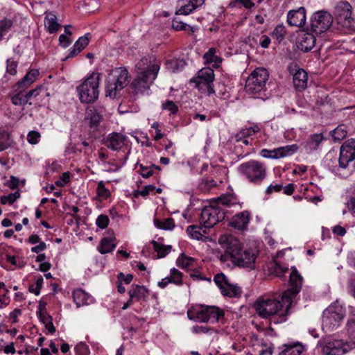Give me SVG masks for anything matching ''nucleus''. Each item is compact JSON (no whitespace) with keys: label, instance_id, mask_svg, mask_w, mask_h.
I'll use <instances>...</instances> for the list:
<instances>
[{"label":"nucleus","instance_id":"nucleus-56","mask_svg":"<svg viewBox=\"0 0 355 355\" xmlns=\"http://www.w3.org/2000/svg\"><path fill=\"white\" fill-rule=\"evenodd\" d=\"M40 137V132L33 130L28 132L27 141L31 144H36L39 142Z\"/></svg>","mask_w":355,"mask_h":355},{"label":"nucleus","instance_id":"nucleus-25","mask_svg":"<svg viewBox=\"0 0 355 355\" xmlns=\"http://www.w3.org/2000/svg\"><path fill=\"white\" fill-rule=\"evenodd\" d=\"M308 74L302 69H298L293 75V82L295 88L298 91H302L307 87Z\"/></svg>","mask_w":355,"mask_h":355},{"label":"nucleus","instance_id":"nucleus-33","mask_svg":"<svg viewBox=\"0 0 355 355\" xmlns=\"http://www.w3.org/2000/svg\"><path fill=\"white\" fill-rule=\"evenodd\" d=\"M261 130L259 125L254 124L252 126L249 128H245L241 129L238 133H236L234 136L236 141L241 140V139L248 138L251 137L256 133L259 132Z\"/></svg>","mask_w":355,"mask_h":355},{"label":"nucleus","instance_id":"nucleus-2","mask_svg":"<svg viewBox=\"0 0 355 355\" xmlns=\"http://www.w3.org/2000/svg\"><path fill=\"white\" fill-rule=\"evenodd\" d=\"M218 243L225 250V254L220 257L222 261L230 258L235 265L241 267H251L254 264L256 254L251 250L243 249L240 241L233 235H221Z\"/></svg>","mask_w":355,"mask_h":355},{"label":"nucleus","instance_id":"nucleus-55","mask_svg":"<svg viewBox=\"0 0 355 355\" xmlns=\"http://www.w3.org/2000/svg\"><path fill=\"white\" fill-rule=\"evenodd\" d=\"M139 174L144 178H148L154 174V171L150 166H144L139 164Z\"/></svg>","mask_w":355,"mask_h":355},{"label":"nucleus","instance_id":"nucleus-19","mask_svg":"<svg viewBox=\"0 0 355 355\" xmlns=\"http://www.w3.org/2000/svg\"><path fill=\"white\" fill-rule=\"evenodd\" d=\"M26 89V88H24L17 83L12 86L9 96L13 105L24 106L27 103V98L24 96V90Z\"/></svg>","mask_w":355,"mask_h":355},{"label":"nucleus","instance_id":"nucleus-29","mask_svg":"<svg viewBox=\"0 0 355 355\" xmlns=\"http://www.w3.org/2000/svg\"><path fill=\"white\" fill-rule=\"evenodd\" d=\"M187 234L191 236L193 239L201 241H205L207 236V229H205V226H198V225H189L187 228Z\"/></svg>","mask_w":355,"mask_h":355},{"label":"nucleus","instance_id":"nucleus-30","mask_svg":"<svg viewBox=\"0 0 355 355\" xmlns=\"http://www.w3.org/2000/svg\"><path fill=\"white\" fill-rule=\"evenodd\" d=\"M207 320L206 322H217L223 319L225 313L223 309L215 306H207Z\"/></svg>","mask_w":355,"mask_h":355},{"label":"nucleus","instance_id":"nucleus-17","mask_svg":"<svg viewBox=\"0 0 355 355\" xmlns=\"http://www.w3.org/2000/svg\"><path fill=\"white\" fill-rule=\"evenodd\" d=\"M127 137L118 132H112L107 135L104 144L112 150H121L126 144Z\"/></svg>","mask_w":355,"mask_h":355},{"label":"nucleus","instance_id":"nucleus-34","mask_svg":"<svg viewBox=\"0 0 355 355\" xmlns=\"http://www.w3.org/2000/svg\"><path fill=\"white\" fill-rule=\"evenodd\" d=\"M44 23L50 33H56L60 27V25L57 22L56 16L52 13L46 15Z\"/></svg>","mask_w":355,"mask_h":355},{"label":"nucleus","instance_id":"nucleus-3","mask_svg":"<svg viewBox=\"0 0 355 355\" xmlns=\"http://www.w3.org/2000/svg\"><path fill=\"white\" fill-rule=\"evenodd\" d=\"M137 76L132 82L135 94H148L150 85L157 76L159 64L155 58H142L136 65Z\"/></svg>","mask_w":355,"mask_h":355},{"label":"nucleus","instance_id":"nucleus-62","mask_svg":"<svg viewBox=\"0 0 355 355\" xmlns=\"http://www.w3.org/2000/svg\"><path fill=\"white\" fill-rule=\"evenodd\" d=\"M59 43L63 48H67L71 43V40L67 35L62 34L59 37Z\"/></svg>","mask_w":355,"mask_h":355},{"label":"nucleus","instance_id":"nucleus-58","mask_svg":"<svg viewBox=\"0 0 355 355\" xmlns=\"http://www.w3.org/2000/svg\"><path fill=\"white\" fill-rule=\"evenodd\" d=\"M234 203L232 202V199L230 196H221V197L218 198V199L217 200L218 207L219 205H224V206L230 207V206L232 205Z\"/></svg>","mask_w":355,"mask_h":355},{"label":"nucleus","instance_id":"nucleus-47","mask_svg":"<svg viewBox=\"0 0 355 355\" xmlns=\"http://www.w3.org/2000/svg\"><path fill=\"white\" fill-rule=\"evenodd\" d=\"M96 193L98 197L104 200L107 199L110 196V192L105 187V184L103 181H100L98 183Z\"/></svg>","mask_w":355,"mask_h":355},{"label":"nucleus","instance_id":"nucleus-60","mask_svg":"<svg viewBox=\"0 0 355 355\" xmlns=\"http://www.w3.org/2000/svg\"><path fill=\"white\" fill-rule=\"evenodd\" d=\"M118 282H124L126 284H130L132 281L133 275L128 274L125 275L123 272H120L117 275Z\"/></svg>","mask_w":355,"mask_h":355},{"label":"nucleus","instance_id":"nucleus-59","mask_svg":"<svg viewBox=\"0 0 355 355\" xmlns=\"http://www.w3.org/2000/svg\"><path fill=\"white\" fill-rule=\"evenodd\" d=\"M282 189V184H270L267 187L266 190V193L268 195H270L274 192H279Z\"/></svg>","mask_w":355,"mask_h":355},{"label":"nucleus","instance_id":"nucleus-31","mask_svg":"<svg viewBox=\"0 0 355 355\" xmlns=\"http://www.w3.org/2000/svg\"><path fill=\"white\" fill-rule=\"evenodd\" d=\"M40 76L39 70L37 69H31L27 72V73L19 80L17 84L19 85L24 88H28L31 86L34 82H35Z\"/></svg>","mask_w":355,"mask_h":355},{"label":"nucleus","instance_id":"nucleus-4","mask_svg":"<svg viewBox=\"0 0 355 355\" xmlns=\"http://www.w3.org/2000/svg\"><path fill=\"white\" fill-rule=\"evenodd\" d=\"M100 80L101 73H92L77 86L76 91L82 103H93L98 99Z\"/></svg>","mask_w":355,"mask_h":355},{"label":"nucleus","instance_id":"nucleus-6","mask_svg":"<svg viewBox=\"0 0 355 355\" xmlns=\"http://www.w3.org/2000/svg\"><path fill=\"white\" fill-rule=\"evenodd\" d=\"M268 71L262 67L256 68L246 80L245 90L248 94H257L265 90L268 80Z\"/></svg>","mask_w":355,"mask_h":355},{"label":"nucleus","instance_id":"nucleus-15","mask_svg":"<svg viewBox=\"0 0 355 355\" xmlns=\"http://www.w3.org/2000/svg\"><path fill=\"white\" fill-rule=\"evenodd\" d=\"M104 111L103 107L96 105L89 107L87 109L85 113V119L89 121V125L91 128L96 130L102 121V114Z\"/></svg>","mask_w":355,"mask_h":355},{"label":"nucleus","instance_id":"nucleus-18","mask_svg":"<svg viewBox=\"0 0 355 355\" xmlns=\"http://www.w3.org/2000/svg\"><path fill=\"white\" fill-rule=\"evenodd\" d=\"M129 297L137 302H146L150 295L149 290L144 286L132 284L128 291Z\"/></svg>","mask_w":355,"mask_h":355},{"label":"nucleus","instance_id":"nucleus-20","mask_svg":"<svg viewBox=\"0 0 355 355\" xmlns=\"http://www.w3.org/2000/svg\"><path fill=\"white\" fill-rule=\"evenodd\" d=\"M250 219V214L248 211H243L236 214L230 225L236 230H244L247 228Z\"/></svg>","mask_w":355,"mask_h":355},{"label":"nucleus","instance_id":"nucleus-64","mask_svg":"<svg viewBox=\"0 0 355 355\" xmlns=\"http://www.w3.org/2000/svg\"><path fill=\"white\" fill-rule=\"evenodd\" d=\"M347 331L352 336L355 337V320L351 319L348 320L347 324Z\"/></svg>","mask_w":355,"mask_h":355},{"label":"nucleus","instance_id":"nucleus-9","mask_svg":"<svg viewBox=\"0 0 355 355\" xmlns=\"http://www.w3.org/2000/svg\"><path fill=\"white\" fill-rule=\"evenodd\" d=\"M336 16L338 23L342 26L346 31H355V21L352 17V6L347 1L339 2L335 8Z\"/></svg>","mask_w":355,"mask_h":355},{"label":"nucleus","instance_id":"nucleus-43","mask_svg":"<svg viewBox=\"0 0 355 355\" xmlns=\"http://www.w3.org/2000/svg\"><path fill=\"white\" fill-rule=\"evenodd\" d=\"M270 270L272 274L280 278L284 277L285 274L288 272V268L287 267L282 266L277 261H274L272 263Z\"/></svg>","mask_w":355,"mask_h":355},{"label":"nucleus","instance_id":"nucleus-61","mask_svg":"<svg viewBox=\"0 0 355 355\" xmlns=\"http://www.w3.org/2000/svg\"><path fill=\"white\" fill-rule=\"evenodd\" d=\"M216 53V48H209V50L204 54L203 58L207 62L211 63V60H213V58H215Z\"/></svg>","mask_w":355,"mask_h":355},{"label":"nucleus","instance_id":"nucleus-16","mask_svg":"<svg viewBox=\"0 0 355 355\" xmlns=\"http://www.w3.org/2000/svg\"><path fill=\"white\" fill-rule=\"evenodd\" d=\"M287 23L291 26L302 27L306 23V10L300 7L291 10L287 14Z\"/></svg>","mask_w":355,"mask_h":355},{"label":"nucleus","instance_id":"nucleus-7","mask_svg":"<svg viewBox=\"0 0 355 355\" xmlns=\"http://www.w3.org/2000/svg\"><path fill=\"white\" fill-rule=\"evenodd\" d=\"M128 70L123 67H119L113 70L112 76L106 85L107 95L111 98H115L119 91H121L129 83Z\"/></svg>","mask_w":355,"mask_h":355},{"label":"nucleus","instance_id":"nucleus-22","mask_svg":"<svg viewBox=\"0 0 355 355\" xmlns=\"http://www.w3.org/2000/svg\"><path fill=\"white\" fill-rule=\"evenodd\" d=\"M182 1L183 4L176 11V15H189L205 3V0H182Z\"/></svg>","mask_w":355,"mask_h":355},{"label":"nucleus","instance_id":"nucleus-54","mask_svg":"<svg viewBox=\"0 0 355 355\" xmlns=\"http://www.w3.org/2000/svg\"><path fill=\"white\" fill-rule=\"evenodd\" d=\"M172 27L176 30V31H188L191 30L193 31L192 29L193 28L190 26L189 25L183 23L182 21H178L176 20L173 21Z\"/></svg>","mask_w":355,"mask_h":355},{"label":"nucleus","instance_id":"nucleus-21","mask_svg":"<svg viewBox=\"0 0 355 355\" xmlns=\"http://www.w3.org/2000/svg\"><path fill=\"white\" fill-rule=\"evenodd\" d=\"M315 44V36L309 33H303L298 40L297 48L304 52L310 51Z\"/></svg>","mask_w":355,"mask_h":355},{"label":"nucleus","instance_id":"nucleus-41","mask_svg":"<svg viewBox=\"0 0 355 355\" xmlns=\"http://www.w3.org/2000/svg\"><path fill=\"white\" fill-rule=\"evenodd\" d=\"M287 33L286 27L282 24L277 25L271 33V36L277 40L278 43L282 42Z\"/></svg>","mask_w":355,"mask_h":355},{"label":"nucleus","instance_id":"nucleus-14","mask_svg":"<svg viewBox=\"0 0 355 355\" xmlns=\"http://www.w3.org/2000/svg\"><path fill=\"white\" fill-rule=\"evenodd\" d=\"M355 159V139L345 141L340 149L339 166L345 168Z\"/></svg>","mask_w":355,"mask_h":355},{"label":"nucleus","instance_id":"nucleus-28","mask_svg":"<svg viewBox=\"0 0 355 355\" xmlns=\"http://www.w3.org/2000/svg\"><path fill=\"white\" fill-rule=\"evenodd\" d=\"M207 310V306L205 305L193 308L192 310L187 311L188 318L190 320L206 322Z\"/></svg>","mask_w":355,"mask_h":355},{"label":"nucleus","instance_id":"nucleus-51","mask_svg":"<svg viewBox=\"0 0 355 355\" xmlns=\"http://www.w3.org/2000/svg\"><path fill=\"white\" fill-rule=\"evenodd\" d=\"M6 72L10 75L17 73V62L13 58H9L6 61Z\"/></svg>","mask_w":355,"mask_h":355},{"label":"nucleus","instance_id":"nucleus-1","mask_svg":"<svg viewBox=\"0 0 355 355\" xmlns=\"http://www.w3.org/2000/svg\"><path fill=\"white\" fill-rule=\"evenodd\" d=\"M290 287L281 295L273 297H259L254 304L257 313L262 318H271L275 324L285 322L288 311L300 293L302 277L295 268H292L289 275Z\"/></svg>","mask_w":355,"mask_h":355},{"label":"nucleus","instance_id":"nucleus-13","mask_svg":"<svg viewBox=\"0 0 355 355\" xmlns=\"http://www.w3.org/2000/svg\"><path fill=\"white\" fill-rule=\"evenodd\" d=\"M320 345L323 355H344L351 349L349 343L339 339H325Z\"/></svg>","mask_w":355,"mask_h":355},{"label":"nucleus","instance_id":"nucleus-37","mask_svg":"<svg viewBox=\"0 0 355 355\" xmlns=\"http://www.w3.org/2000/svg\"><path fill=\"white\" fill-rule=\"evenodd\" d=\"M33 98L35 99L36 102L35 104H39L42 102L45 97L50 96L48 89L43 85H39L36 88L33 89Z\"/></svg>","mask_w":355,"mask_h":355},{"label":"nucleus","instance_id":"nucleus-40","mask_svg":"<svg viewBox=\"0 0 355 355\" xmlns=\"http://www.w3.org/2000/svg\"><path fill=\"white\" fill-rule=\"evenodd\" d=\"M166 65L168 69L175 73L182 70L186 65V62L184 60L172 59L168 60Z\"/></svg>","mask_w":355,"mask_h":355},{"label":"nucleus","instance_id":"nucleus-26","mask_svg":"<svg viewBox=\"0 0 355 355\" xmlns=\"http://www.w3.org/2000/svg\"><path fill=\"white\" fill-rule=\"evenodd\" d=\"M116 239L114 236L103 237L101 240L97 249L101 254H104L113 251L116 248Z\"/></svg>","mask_w":355,"mask_h":355},{"label":"nucleus","instance_id":"nucleus-24","mask_svg":"<svg viewBox=\"0 0 355 355\" xmlns=\"http://www.w3.org/2000/svg\"><path fill=\"white\" fill-rule=\"evenodd\" d=\"M92 36L90 33H86L84 36L80 37L75 42L70 51L67 58H72L77 55L81 51L85 49L89 43Z\"/></svg>","mask_w":355,"mask_h":355},{"label":"nucleus","instance_id":"nucleus-38","mask_svg":"<svg viewBox=\"0 0 355 355\" xmlns=\"http://www.w3.org/2000/svg\"><path fill=\"white\" fill-rule=\"evenodd\" d=\"M241 292V288L239 286L230 283H228L227 285L221 291V293L223 295L228 296L230 297L240 296Z\"/></svg>","mask_w":355,"mask_h":355},{"label":"nucleus","instance_id":"nucleus-52","mask_svg":"<svg viewBox=\"0 0 355 355\" xmlns=\"http://www.w3.org/2000/svg\"><path fill=\"white\" fill-rule=\"evenodd\" d=\"M110 219L107 215L101 214L98 216L96 224L101 229L106 228L109 225Z\"/></svg>","mask_w":355,"mask_h":355},{"label":"nucleus","instance_id":"nucleus-46","mask_svg":"<svg viewBox=\"0 0 355 355\" xmlns=\"http://www.w3.org/2000/svg\"><path fill=\"white\" fill-rule=\"evenodd\" d=\"M193 262V259L192 258L187 257L184 254H182L176 261L178 266L182 267V268H189L192 266Z\"/></svg>","mask_w":355,"mask_h":355},{"label":"nucleus","instance_id":"nucleus-45","mask_svg":"<svg viewBox=\"0 0 355 355\" xmlns=\"http://www.w3.org/2000/svg\"><path fill=\"white\" fill-rule=\"evenodd\" d=\"M346 128L344 125H340L331 132V136L334 141H340L347 136Z\"/></svg>","mask_w":355,"mask_h":355},{"label":"nucleus","instance_id":"nucleus-12","mask_svg":"<svg viewBox=\"0 0 355 355\" xmlns=\"http://www.w3.org/2000/svg\"><path fill=\"white\" fill-rule=\"evenodd\" d=\"M224 218L225 212L219 207L208 206L202 209L200 220L205 229H209L223 221Z\"/></svg>","mask_w":355,"mask_h":355},{"label":"nucleus","instance_id":"nucleus-23","mask_svg":"<svg viewBox=\"0 0 355 355\" xmlns=\"http://www.w3.org/2000/svg\"><path fill=\"white\" fill-rule=\"evenodd\" d=\"M72 295L73 302L76 304L77 307L92 304L94 301L92 296L88 295L81 288L73 291Z\"/></svg>","mask_w":355,"mask_h":355},{"label":"nucleus","instance_id":"nucleus-57","mask_svg":"<svg viewBox=\"0 0 355 355\" xmlns=\"http://www.w3.org/2000/svg\"><path fill=\"white\" fill-rule=\"evenodd\" d=\"M346 206L349 210V211L355 215V189L353 191V195L349 198L348 201L346 202Z\"/></svg>","mask_w":355,"mask_h":355},{"label":"nucleus","instance_id":"nucleus-48","mask_svg":"<svg viewBox=\"0 0 355 355\" xmlns=\"http://www.w3.org/2000/svg\"><path fill=\"white\" fill-rule=\"evenodd\" d=\"M162 109L164 110H168V112H170L171 114L173 115L176 114L179 111L178 106L173 101L171 100H167L165 102H164L162 104Z\"/></svg>","mask_w":355,"mask_h":355},{"label":"nucleus","instance_id":"nucleus-35","mask_svg":"<svg viewBox=\"0 0 355 355\" xmlns=\"http://www.w3.org/2000/svg\"><path fill=\"white\" fill-rule=\"evenodd\" d=\"M324 137L322 133L313 134L310 136L309 139L306 142L305 147L308 150H315L318 149Z\"/></svg>","mask_w":355,"mask_h":355},{"label":"nucleus","instance_id":"nucleus-39","mask_svg":"<svg viewBox=\"0 0 355 355\" xmlns=\"http://www.w3.org/2000/svg\"><path fill=\"white\" fill-rule=\"evenodd\" d=\"M154 225L157 228L164 230H172L175 227V222L172 218H168L163 220L155 218Z\"/></svg>","mask_w":355,"mask_h":355},{"label":"nucleus","instance_id":"nucleus-53","mask_svg":"<svg viewBox=\"0 0 355 355\" xmlns=\"http://www.w3.org/2000/svg\"><path fill=\"white\" fill-rule=\"evenodd\" d=\"M75 352L76 355H89L90 352L88 346L83 343H80L75 347Z\"/></svg>","mask_w":355,"mask_h":355},{"label":"nucleus","instance_id":"nucleus-5","mask_svg":"<svg viewBox=\"0 0 355 355\" xmlns=\"http://www.w3.org/2000/svg\"><path fill=\"white\" fill-rule=\"evenodd\" d=\"M239 171L249 182L259 185L266 177L267 168L264 163L251 159L242 163Z\"/></svg>","mask_w":355,"mask_h":355},{"label":"nucleus","instance_id":"nucleus-32","mask_svg":"<svg viewBox=\"0 0 355 355\" xmlns=\"http://www.w3.org/2000/svg\"><path fill=\"white\" fill-rule=\"evenodd\" d=\"M284 349L278 355H300L304 347L300 343L288 344L283 345Z\"/></svg>","mask_w":355,"mask_h":355},{"label":"nucleus","instance_id":"nucleus-50","mask_svg":"<svg viewBox=\"0 0 355 355\" xmlns=\"http://www.w3.org/2000/svg\"><path fill=\"white\" fill-rule=\"evenodd\" d=\"M44 282V279L42 276H40L35 282V284H31L28 287V291L31 293H34L36 295H40V289L42 288V284Z\"/></svg>","mask_w":355,"mask_h":355},{"label":"nucleus","instance_id":"nucleus-8","mask_svg":"<svg viewBox=\"0 0 355 355\" xmlns=\"http://www.w3.org/2000/svg\"><path fill=\"white\" fill-rule=\"evenodd\" d=\"M214 79V70L209 67H205L198 71L197 75L190 80V83H194L200 91L211 95L215 93Z\"/></svg>","mask_w":355,"mask_h":355},{"label":"nucleus","instance_id":"nucleus-44","mask_svg":"<svg viewBox=\"0 0 355 355\" xmlns=\"http://www.w3.org/2000/svg\"><path fill=\"white\" fill-rule=\"evenodd\" d=\"M168 278L171 280V283H173L178 286H181L183 284L182 273L175 268L171 269Z\"/></svg>","mask_w":355,"mask_h":355},{"label":"nucleus","instance_id":"nucleus-63","mask_svg":"<svg viewBox=\"0 0 355 355\" xmlns=\"http://www.w3.org/2000/svg\"><path fill=\"white\" fill-rule=\"evenodd\" d=\"M270 38L266 35H263L260 37L259 39V44L262 48L267 49L269 47V45L270 44Z\"/></svg>","mask_w":355,"mask_h":355},{"label":"nucleus","instance_id":"nucleus-10","mask_svg":"<svg viewBox=\"0 0 355 355\" xmlns=\"http://www.w3.org/2000/svg\"><path fill=\"white\" fill-rule=\"evenodd\" d=\"M333 23V17L327 11L319 10L314 12L310 19V29L316 35L327 31Z\"/></svg>","mask_w":355,"mask_h":355},{"label":"nucleus","instance_id":"nucleus-42","mask_svg":"<svg viewBox=\"0 0 355 355\" xmlns=\"http://www.w3.org/2000/svg\"><path fill=\"white\" fill-rule=\"evenodd\" d=\"M12 26L13 21L10 19L4 17L0 20V41L2 40L4 35L10 31Z\"/></svg>","mask_w":355,"mask_h":355},{"label":"nucleus","instance_id":"nucleus-11","mask_svg":"<svg viewBox=\"0 0 355 355\" xmlns=\"http://www.w3.org/2000/svg\"><path fill=\"white\" fill-rule=\"evenodd\" d=\"M344 318L343 308L337 305H330L322 314V325L327 330H333L338 327Z\"/></svg>","mask_w":355,"mask_h":355},{"label":"nucleus","instance_id":"nucleus-49","mask_svg":"<svg viewBox=\"0 0 355 355\" xmlns=\"http://www.w3.org/2000/svg\"><path fill=\"white\" fill-rule=\"evenodd\" d=\"M214 282L220 288V291L225 287L229 283L226 276L223 273H218L214 278Z\"/></svg>","mask_w":355,"mask_h":355},{"label":"nucleus","instance_id":"nucleus-36","mask_svg":"<svg viewBox=\"0 0 355 355\" xmlns=\"http://www.w3.org/2000/svg\"><path fill=\"white\" fill-rule=\"evenodd\" d=\"M151 243L153 250L157 253L158 258L165 257L172 250V246L169 245H163L155 241H152Z\"/></svg>","mask_w":355,"mask_h":355},{"label":"nucleus","instance_id":"nucleus-27","mask_svg":"<svg viewBox=\"0 0 355 355\" xmlns=\"http://www.w3.org/2000/svg\"><path fill=\"white\" fill-rule=\"evenodd\" d=\"M298 146L296 144L287 145L272 150V159H279L287 156H291L297 152Z\"/></svg>","mask_w":355,"mask_h":355}]
</instances>
